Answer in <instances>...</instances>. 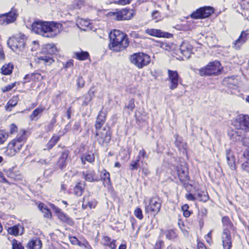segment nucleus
<instances>
[{
    "mask_svg": "<svg viewBox=\"0 0 249 249\" xmlns=\"http://www.w3.org/2000/svg\"><path fill=\"white\" fill-rule=\"evenodd\" d=\"M236 130L229 133L231 138L236 141H241L245 137L246 133L249 132V116L240 115L232 123Z\"/></svg>",
    "mask_w": 249,
    "mask_h": 249,
    "instance_id": "obj_1",
    "label": "nucleus"
},
{
    "mask_svg": "<svg viewBox=\"0 0 249 249\" xmlns=\"http://www.w3.org/2000/svg\"><path fill=\"white\" fill-rule=\"evenodd\" d=\"M110 43L108 47L110 50L119 52L124 50L129 45L128 39L122 32L114 30L110 32Z\"/></svg>",
    "mask_w": 249,
    "mask_h": 249,
    "instance_id": "obj_2",
    "label": "nucleus"
},
{
    "mask_svg": "<svg viewBox=\"0 0 249 249\" xmlns=\"http://www.w3.org/2000/svg\"><path fill=\"white\" fill-rule=\"evenodd\" d=\"M25 140V131H22L8 143L4 151V154L9 157L15 156L20 150Z\"/></svg>",
    "mask_w": 249,
    "mask_h": 249,
    "instance_id": "obj_3",
    "label": "nucleus"
},
{
    "mask_svg": "<svg viewBox=\"0 0 249 249\" xmlns=\"http://www.w3.org/2000/svg\"><path fill=\"white\" fill-rule=\"evenodd\" d=\"M25 36L18 35L10 38L7 41L8 46L18 55H23L25 52Z\"/></svg>",
    "mask_w": 249,
    "mask_h": 249,
    "instance_id": "obj_4",
    "label": "nucleus"
},
{
    "mask_svg": "<svg viewBox=\"0 0 249 249\" xmlns=\"http://www.w3.org/2000/svg\"><path fill=\"white\" fill-rule=\"evenodd\" d=\"M222 67L220 63L218 61H214L209 63L206 66L197 69L196 73L201 76H213L219 74Z\"/></svg>",
    "mask_w": 249,
    "mask_h": 249,
    "instance_id": "obj_5",
    "label": "nucleus"
},
{
    "mask_svg": "<svg viewBox=\"0 0 249 249\" xmlns=\"http://www.w3.org/2000/svg\"><path fill=\"white\" fill-rule=\"evenodd\" d=\"M62 25L54 21H45L43 36L48 38H54L62 31Z\"/></svg>",
    "mask_w": 249,
    "mask_h": 249,
    "instance_id": "obj_6",
    "label": "nucleus"
},
{
    "mask_svg": "<svg viewBox=\"0 0 249 249\" xmlns=\"http://www.w3.org/2000/svg\"><path fill=\"white\" fill-rule=\"evenodd\" d=\"M129 60L138 69H142L150 63L151 58L147 54L139 52L130 55Z\"/></svg>",
    "mask_w": 249,
    "mask_h": 249,
    "instance_id": "obj_7",
    "label": "nucleus"
},
{
    "mask_svg": "<svg viewBox=\"0 0 249 249\" xmlns=\"http://www.w3.org/2000/svg\"><path fill=\"white\" fill-rule=\"evenodd\" d=\"M161 203V200L158 197L151 198L149 201L148 204L145 205V213H150L154 215H156L160 211Z\"/></svg>",
    "mask_w": 249,
    "mask_h": 249,
    "instance_id": "obj_8",
    "label": "nucleus"
},
{
    "mask_svg": "<svg viewBox=\"0 0 249 249\" xmlns=\"http://www.w3.org/2000/svg\"><path fill=\"white\" fill-rule=\"evenodd\" d=\"M135 15V11L132 9H124L116 12L110 13L113 18L116 20H130Z\"/></svg>",
    "mask_w": 249,
    "mask_h": 249,
    "instance_id": "obj_9",
    "label": "nucleus"
},
{
    "mask_svg": "<svg viewBox=\"0 0 249 249\" xmlns=\"http://www.w3.org/2000/svg\"><path fill=\"white\" fill-rule=\"evenodd\" d=\"M18 17V12L16 9L12 8L10 12L0 16V24L7 25L14 22Z\"/></svg>",
    "mask_w": 249,
    "mask_h": 249,
    "instance_id": "obj_10",
    "label": "nucleus"
},
{
    "mask_svg": "<svg viewBox=\"0 0 249 249\" xmlns=\"http://www.w3.org/2000/svg\"><path fill=\"white\" fill-rule=\"evenodd\" d=\"M213 12L211 7H204L200 8L196 11L193 12L191 17L195 19L204 18L209 17Z\"/></svg>",
    "mask_w": 249,
    "mask_h": 249,
    "instance_id": "obj_11",
    "label": "nucleus"
},
{
    "mask_svg": "<svg viewBox=\"0 0 249 249\" xmlns=\"http://www.w3.org/2000/svg\"><path fill=\"white\" fill-rule=\"evenodd\" d=\"M221 239L223 249H231L232 247V240L231 231L227 229H223Z\"/></svg>",
    "mask_w": 249,
    "mask_h": 249,
    "instance_id": "obj_12",
    "label": "nucleus"
},
{
    "mask_svg": "<svg viewBox=\"0 0 249 249\" xmlns=\"http://www.w3.org/2000/svg\"><path fill=\"white\" fill-rule=\"evenodd\" d=\"M96 136L97 140L100 144H104L109 142L111 136L109 131L106 128H103L97 131Z\"/></svg>",
    "mask_w": 249,
    "mask_h": 249,
    "instance_id": "obj_13",
    "label": "nucleus"
},
{
    "mask_svg": "<svg viewBox=\"0 0 249 249\" xmlns=\"http://www.w3.org/2000/svg\"><path fill=\"white\" fill-rule=\"evenodd\" d=\"M249 39V30L242 31L239 37L232 43V47L239 50L241 47Z\"/></svg>",
    "mask_w": 249,
    "mask_h": 249,
    "instance_id": "obj_14",
    "label": "nucleus"
},
{
    "mask_svg": "<svg viewBox=\"0 0 249 249\" xmlns=\"http://www.w3.org/2000/svg\"><path fill=\"white\" fill-rule=\"evenodd\" d=\"M145 33L154 37H164L169 38L173 36V35L167 33L162 31L161 30L149 28L145 30Z\"/></svg>",
    "mask_w": 249,
    "mask_h": 249,
    "instance_id": "obj_15",
    "label": "nucleus"
},
{
    "mask_svg": "<svg viewBox=\"0 0 249 249\" xmlns=\"http://www.w3.org/2000/svg\"><path fill=\"white\" fill-rule=\"evenodd\" d=\"M168 80L170 82L169 88L174 89L177 88L179 82V75L176 71L168 70Z\"/></svg>",
    "mask_w": 249,
    "mask_h": 249,
    "instance_id": "obj_16",
    "label": "nucleus"
},
{
    "mask_svg": "<svg viewBox=\"0 0 249 249\" xmlns=\"http://www.w3.org/2000/svg\"><path fill=\"white\" fill-rule=\"evenodd\" d=\"M192 50L193 46L187 41H183L180 46V53L186 58L190 57Z\"/></svg>",
    "mask_w": 249,
    "mask_h": 249,
    "instance_id": "obj_17",
    "label": "nucleus"
},
{
    "mask_svg": "<svg viewBox=\"0 0 249 249\" xmlns=\"http://www.w3.org/2000/svg\"><path fill=\"white\" fill-rule=\"evenodd\" d=\"M82 176L85 180L89 182H95L99 180L98 177L96 175L93 170H89L86 172H83Z\"/></svg>",
    "mask_w": 249,
    "mask_h": 249,
    "instance_id": "obj_18",
    "label": "nucleus"
},
{
    "mask_svg": "<svg viewBox=\"0 0 249 249\" xmlns=\"http://www.w3.org/2000/svg\"><path fill=\"white\" fill-rule=\"evenodd\" d=\"M178 177L181 182H185L189 180L188 172L187 169L182 166L177 167Z\"/></svg>",
    "mask_w": 249,
    "mask_h": 249,
    "instance_id": "obj_19",
    "label": "nucleus"
},
{
    "mask_svg": "<svg viewBox=\"0 0 249 249\" xmlns=\"http://www.w3.org/2000/svg\"><path fill=\"white\" fill-rule=\"evenodd\" d=\"M45 21H36L32 24V30L36 34L43 36Z\"/></svg>",
    "mask_w": 249,
    "mask_h": 249,
    "instance_id": "obj_20",
    "label": "nucleus"
},
{
    "mask_svg": "<svg viewBox=\"0 0 249 249\" xmlns=\"http://www.w3.org/2000/svg\"><path fill=\"white\" fill-rule=\"evenodd\" d=\"M42 242L39 238L34 237L31 239L27 244L28 249H41Z\"/></svg>",
    "mask_w": 249,
    "mask_h": 249,
    "instance_id": "obj_21",
    "label": "nucleus"
},
{
    "mask_svg": "<svg viewBox=\"0 0 249 249\" xmlns=\"http://www.w3.org/2000/svg\"><path fill=\"white\" fill-rule=\"evenodd\" d=\"M7 231L8 233L17 236L23 234L24 231L23 227L20 225H17L8 229Z\"/></svg>",
    "mask_w": 249,
    "mask_h": 249,
    "instance_id": "obj_22",
    "label": "nucleus"
},
{
    "mask_svg": "<svg viewBox=\"0 0 249 249\" xmlns=\"http://www.w3.org/2000/svg\"><path fill=\"white\" fill-rule=\"evenodd\" d=\"M105 121V113L103 111H100L97 118L96 124H95V128L97 130H101V126L103 125Z\"/></svg>",
    "mask_w": 249,
    "mask_h": 249,
    "instance_id": "obj_23",
    "label": "nucleus"
},
{
    "mask_svg": "<svg viewBox=\"0 0 249 249\" xmlns=\"http://www.w3.org/2000/svg\"><path fill=\"white\" fill-rule=\"evenodd\" d=\"M85 186V182H78L74 187L73 194L77 196H81L84 191Z\"/></svg>",
    "mask_w": 249,
    "mask_h": 249,
    "instance_id": "obj_24",
    "label": "nucleus"
},
{
    "mask_svg": "<svg viewBox=\"0 0 249 249\" xmlns=\"http://www.w3.org/2000/svg\"><path fill=\"white\" fill-rule=\"evenodd\" d=\"M90 25V23L88 19L78 18L76 20V25L82 30H86Z\"/></svg>",
    "mask_w": 249,
    "mask_h": 249,
    "instance_id": "obj_25",
    "label": "nucleus"
},
{
    "mask_svg": "<svg viewBox=\"0 0 249 249\" xmlns=\"http://www.w3.org/2000/svg\"><path fill=\"white\" fill-rule=\"evenodd\" d=\"M226 157L228 163L232 170H233L235 168V158L231 154V150L229 149L226 151Z\"/></svg>",
    "mask_w": 249,
    "mask_h": 249,
    "instance_id": "obj_26",
    "label": "nucleus"
},
{
    "mask_svg": "<svg viewBox=\"0 0 249 249\" xmlns=\"http://www.w3.org/2000/svg\"><path fill=\"white\" fill-rule=\"evenodd\" d=\"M68 155L69 152L68 151H65L62 153L57 162V165L60 168L62 169L66 166V160L68 157Z\"/></svg>",
    "mask_w": 249,
    "mask_h": 249,
    "instance_id": "obj_27",
    "label": "nucleus"
},
{
    "mask_svg": "<svg viewBox=\"0 0 249 249\" xmlns=\"http://www.w3.org/2000/svg\"><path fill=\"white\" fill-rule=\"evenodd\" d=\"M74 57L78 60L84 61L88 59L89 54L88 52L80 51L74 53Z\"/></svg>",
    "mask_w": 249,
    "mask_h": 249,
    "instance_id": "obj_28",
    "label": "nucleus"
},
{
    "mask_svg": "<svg viewBox=\"0 0 249 249\" xmlns=\"http://www.w3.org/2000/svg\"><path fill=\"white\" fill-rule=\"evenodd\" d=\"M101 179L103 181L104 186L110 184V174L106 170H104L101 174Z\"/></svg>",
    "mask_w": 249,
    "mask_h": 249,
    "instance_id": "obj_29",
    "label": "nucleus"
},
{
    "mask_svg": "<svg viewBox=\"0 0 249 249\" xmlns=\"http://www.w3.org/2000/svg\"><path fill=\"white\" fill-rule=\"evenodd\" d=\"M223 225V229H227L228 230H232L234 228L232 224L230 221V218L227 216H224L222 219Z\"/></svg>",
    "mask_w": 249,
    "mask_h": 249,
    "instance_id": "obj_30",
    "label": "nucleus"
},
{
    "mask_svg": "<svg viewBox=\"0 0 249 249\" xmlns=\"http://www.w3.org/2000/svg\"><path fill=\"white\" fill-rule=\"evenodd\" d=\"M85 5V1L82 0H74L70 6V9L73 10L81 8Z\"/></svg>",
    "mask_w": 249,
    "mask_h": 249,
    "instance_id": "obj_31",
    "label": "nucleus"
},
{
    "mask_svg": "<svg viewBox=\"0 0 249 249\" xmlns=\"http://www.w3.org/2000/svg\"><path fill=\"white\" fill-rule=\"evenodd\" d=\"M81 160L83 164H86V161L89 163L94 161V157L93 154L86 153L81 157Z\"/></svg>",
    "mask_w": 249,
    "mask_h": 249,
    "instance_id": "obj_32",
    "label": "nucleus"
},
{
    "mask_svg": "<svg viewBox=\"0 0 249 249\" xmlns=\"http://www.w3.org/2000/svg\"><path fill=\"white\" fill-rule=\"evenodd\" d=\"M13 66L12 64L9 63L3 65L1 69V71L2 74L4 75H8L12 73Z\"/></svg>",
    "mask_w": 249,
    "mask_h": 249,
    "instance_id": "obj_33",
    "label": "nucleus"
},
{
    "mask_svg": "<svg viewBox=\"0 0 249 249\" xmlns=\"http://www.w3.org/2000/svg\"><path fill=\"white\" fill-rule=\"evenodd\" d=\"M18 101V96H13L7 103L5 106L6 110H11L10 107H15Z\"/></svg>",
    "mask_w": 249,
    "mask_h": 249,
    "instance_id": "obj_34",
    "label": "nucleus"
},
{
    "mask_svg": "<svg viewBox=\"0 0 249 249\" xmlns=\"http://www.w3.org/2000/svg\"><path fill=\"white\" fill-rule=\"evenodd\" d=\"M59 139L60 137L58 136H53L47 144V149L49 150L52 149L58 142Z\"/></svg>",
    "mask_w": 249,
    "mask_h": 249,
    "instance_id": "obj_35",
    "label": "nucleus"
},
{
    "mask_svg": "<svg viewBox=\"0 0 249 249\" xmlns=\"http://www.w3.org/2000/svg\"><path fill=\"white\" fill-rule=\"evenodd\" d=\"M38 59L43 61V64L46 65H50L54 62V60L51 57L48 56H41L38 57Z\"/></svg>",
    "mask_w": 249,
    "mask_h": 249,
    "instance_id": "obj_36",
    "label": "nucleus"
},
{
    "mask_svg": "<svg viewBox=\"0 0 249 249\" xmlns=\"http://www.w3.org/2000/svg\"><path fill=\"white\" fill-rule=\"evenodd\" d=\"M45 109L44 107H38L33 111L32 113L30 115V118L31 120H33L38 115L41 114Z\"/></svg>",
    "mask_w": 249,
    "mask_h": 249,
    "instance_id": "obj_37",
    "label": "nucleus"
},
{
    "mask_svg": "<svg viewBox=\"0 0 249 249\" xmlns=\"http://www.w3.org/2000/svg\"><path fill=\"white\" fill-rule=\"evenodd\" d=\"M157 46L167 51H170L173 48L171 44L166 42H159Z\"/></svg>",
    "mask_w": 249,
    "mask_h": 249,
    "instance_id": "obj_38",
    "label": "nucleus"
},
{
    "mask_svg": "<svg viewBox=\"0 0 249 249\" xmlns=\"http://www.w3.org/2000/svg\"><path fill=\"white\" fill-rule=\"evenodd\" d=\"M196 197L200 201L206 202L209 199V196L207 193L201 192L196 195Z\"/></svg>",
    "mask_w": 249,
    "mask_h": 249,
    "instance_id": "obj_39",
    "label": "nucleus"
},
{
    "mask_svg": "<svg viewBox=\"0 0 249 249\" xmlns=\"http://www.w3.org/2000/svg\"><path fill=\"white\" fill-rule=\"evenodd\" d=\"M43 77L39 73H31V79L34 82H38L42 80Z\"/></svg>",
    "mask_w": 249,
    "mask_h": 249,
    "instance_id": "obj_40",
    "label": "nucleus"
},
{
    "mask_svg": "<svg viewBox=\"0 0 249 249\" xmlns=\"http://www.w3.org/2000/svg\"><path fill=\"white\" fill-rule=\"evenodd\" d=\"M57 216L60 219L65 222L69 223L71 221V219L62 211L57 215Z\"/></svg>",
    "mask_w": 249,
    "mask_h": 249,
    "instance_id": "obj_41",
    "label": "nucleus"
},
{
    "mask_svg": "<svg viewBox=\"0 0 249 249\" xmlns=\"http://www.w3.org/2000/svg\"><path fill=\"white\" fill-rule=\"evenodd\" d=\"M8 135L3 130H0V144H3L7 139Z\"/></svg>",
    "mask_w": 249,
    "mask_h": 249,
    "instance_id": "obj_42",
    "label": "nucleus"
},
{
    "mask_svg": "<svg viewBox=\"0 0 249 249\" xmlns=\"http://www.w3.org/2000/svg\"><path fill=\"white\" fill-rule=\"evenodd\" d=\"M12 249H24V247L22 246L19 242L15 239L12 240Z\"/></svg>",
    "mask_w": 249,
    "mask_h": 249,
    "instance_id": "obj_43",
    "label": "nucleus"
},
{
    "mask_svg": "<svg viewBox=\"0 0 249 249\" xmlns=\"http://www.w3.org/2000/svg\"><path fill=\"white\" fill-rule=\"evenodd\" d=\"M246 151H246L244 153H245ZM244 157L247 160L242 163V168L244 170L249 173V159H248L245 156V153H244Z\"/></svg>",
    "mask_w": 249,
    "mask_h": 249,
    "instance_id": "obj_44",
    "label": "nucleus"
},
{
    "mask_svg": "<svg viewBox=\"0 0 249 249\" xmlns=\"http://www.w3.org/2000/svg\"><path fill=\"white\" fill-rule=\"evenodd\" d=\"M16 82L11 83L1 89L3 92H5L11 90L14 87L16 86Z\"/></svg>",
    "mask_w": 249,
    "mask_h": 249,
    "instance_id": "obj_45",
    "label": "nucleus"
},
{
    "mask_svg": "<svg viewBox=\"0 0 249 249\" xmlns=\"http://www.w3.org/2000/svg\"><path fill=\"white\" fill-rule=\"evenodd\" d=\"M88 207L90 209H94L97 206V201L95 199H91L87 201Z\"/></svg>",
    "mask_w": 249,
    "mask_h": 249,
    "instance_id": "obj_46",
    "label": "nucleus"
},
{
    "mask_svg": "<svg viewBox=\"0 0 249 249\" xmlns=\"http://www.w3.org/2000/svg\"><path fill=\"white\" fill-rule=\"evenodd\" d=\"M165 234L167 238L173 239L176 237V233L173 230H168L165 231Z\"/></svg>",
    "mask_w": 249,
    "mask_h": 249,
    "instance_id": "obj_47",
    "label": "nucleus"
},
{
    "mask_svg": "<svg viewBox=\"0 0 249 249\" xmlns=\"http://www.w3.org/2000/svg\"><path fill=\"white\" fill-rule=\"evenodd\" d=\"M134 215L137 218H138L140 220H141L143 218L142 211L141 209L140 208H137L135 209V210L134 211Z\"/></svg>",
    "mask_w": 249,
    "mask_h": 249,
    "instance_id": "obj_48",
    "label": "nucleus"
},
{
    "mask_svg": "<svg viewBox=\"0 0 249 249\" xmlns=\"http://www.w3.org/2000/svg\"><path fill=\"white\" fill-rule=\"evenodd\" d=\"M139 160H137L136 159V160H132L131 162L130 166L131 167L130 169L131 170H137L139 167Z\"/></svg>",
    "mask_w": 249,
    "mask_h": 249,
    "instance_id": "obj_49",
    "label": "nucleus"
},
{
    "mask_svg": "<svg viewBox=\"0 0 249 249\" xmlns=\"http://www.w3.org/2000/svg\"><path fill=\"white\" fill-rule=\"evenodd\" d=\"M79 247L87 249H92L89 242L85 240H84L83 241H80Z\"/></svg>",
    "mask_w": 249,
    "mask_h": 249,
    "instance_id": "obj_50",
    "label": "nucleus"
},
{
    "mask_svg": "<svg viewBox=\"0 0 249 249\" xmlns=\"http://www.w3.org/2000/svg\"><path fill=\"white\" fill-rule=\"evenodd\" d=\"M76 85L79 88H82L84 87L85 81L81 76H79L78 77Z\"/></svg>",
    "mask_w": 249,
    "mask_h": 249,
    "instance_id": "obj_51",
    "label": "nucleus"
},
{
    "mask_svg": "<svg viewBox=\"0 0 249 249\" xmlns=\"http://www.w3.org/2000/svg\"><path fill=\"white\" fill-rule=\"evenodd\" d=\"M142 158H147L146 153L143 149H142L139 151L136 159L137 160H139L140 161L141 160Z\"/></svg>",
    "mask_w": 249,
    "mask_h": 249,
    "instance_id": "obj_52",
    "label": "nucleus"
},
{
    "mask_svg": "<svg viewBox=\"0 0 249 249\" xmlns=\"http://www.w3.org/2000/svg\"><path fill=\"white\" fill-rule=\"evenodd\" d=\"M112 240H112L108 236H104L102 239L103 244L104 246L108 247L109 243H111V242Z\"/></svg>",
    "mask_w": 249,
    "mask_h": 249,
    "instance_id": "obj_53",
    "label": "nucleus"
},
{
    "mask_svg": "<svg viewBox=\"0 0 249 249\" xmlns=\"http://www.w3.org/2000/svg\"><path fill=\"white\" fill-rule=\"evenodd\" d=\"M153 19H156V21L160 20L161 18L160 13L158 11H154L152 14Z\"/></svg>",
    "mask_w": 249,
    "mask_h": 249,
    "instance_id": "obj_54",
    "label": "nucleus"
},
{
    "mask_svg": "<svg viewBox=\"0 0 249 249\" xmlns=\"http://www.w3.org/2000/svg\"><path fill=\"white\" fill-rule=\"evenodd\" d=\"M70 241L72 244L79 246L80 241H79L76 237L74 236L70 237Z\"/></svg>",
    "mask_w": 249,
    "mask_h": 249,
    "instance_id": "obj_55",
    "label": "nucleus"
},
{
    "mask_svg": "<svg viewBox=\"0 0 249 249\" xmlns=\"http://www.w3.org/2000/svg\"><path fill=\"white\" fill-rule=\"evenodd\" d=\"M46 49H51V51H48L49 53H54L57 52L55 46L54 44H48L46 46Z\"/></svg>",
    "mask_w": 249,
    "mask_h": 249,
    "instance_id": "obj_56",
    "label": "nucleus"
},
{
    "mask_svg": "<svg viewBox=\"0 0 249 249\" xmlns=\"http://www.w3.org/2000/svg\"><path fill=\"white\" fill-rule=\"evenodd\" d=\"M126 107L130 111H132L135 107L134 100L133 99L130 100Z\"/></svg>",
    "mask_w": 249,
    "mask_h": 249,
    "instance_id": "obj_57",
    "label": "nucleus"
},
{
    "mask_svg": "<svg viewBox=\"0 0 249 249\" xmlns=\"http://www.w3.org/2000/svg\"><path fill=\"white\" fill-rule=\"evenodd\" d=\"M18 130L17 126L14 124H11L10 125L9 132L11 134H13L16 133Z\"/></svg>",
    "mask_w": 249,
    "mask_h": 249,
    "instance_id": "obj_58",
    "label": "nucleus"
},
{
    "mask_svg": "<svg viewBox=\"0 0 249 249\" xmlns=\"http://www.w3.org/2000/svg\"><path fill=\"white\" fill-rule=\"evenodd\" d=\"M42 213H44V217L46 218H50L51 217V213L47 208L45 209Z\"/></svg>",
    "mask_w": 249,
    "mask_h": 249,
    "instance_id": "obj_59",
    "label": "nucleus"
},
{
    "mask_svg": "<svg viewBox=\"0 0 249 249\" xmlns=\"http://www.w3.org/2000/svg\"><path fill=\"white\" fill-rule=\"evenodd\" d=\"M211 236H212V231H210L205 236V239L206 242L208 243H209V244H211V242H212V237H211Z\"/></svg>",
    "mask_w": 249,
    "mask_h": 249,
    "instance_id": "obj_60",
    "label": "nucleus"
},
{
    "mask_svg": "<svg viewBox=\"0 0 249 249\" xmlns=\"http://www.w3.org/2000/svg\"><path fill=\"white\" fill-rule=\"evenodd\" d=\"M51 207L52 210L53 211V212L57 215H58L61 212V209H60L59 208H58L57 207L55 206L53 204H51Z\"/></svg>",
    "mask_w": 249,
    "mask_h": 249,
    "instance_id": "obj_61",
    "label": "nucleus"
},
{
    "mask_svg": "<svg viewBox=\"0 0 249 249\" xmlns=\"http://www.w3.org/2000/svg\"><path fill=\"white\" fill-rule=\"evenodd\" d=\"M186 197L188 200L192 201H195L197 199V198L196 197V196H194L192 194H186Z\"/></svg>",
    "mask_w": 249,
    "mask_h": 249,
    "instance_id": "obj_62",
    "label": "nucleus"
},
{
    "mask_svg": "<svg viewBox=\"0 0 249 249\" xmlns=\"http://www.w3.org/2000/svg\"><path fill=\"white\" fill-rule=\"evenodd\" d=\"M175 144L179 150H180L181 148H184V144L183 143L181 142L180 141H178V140H177L176 141Z\"/></svg>",
    "mask_w": 249,
    "mask_h": 249,
    "instance_id": "obj_63",
    "label": "nucleus"
},
{
    "mask_svg": "<svg viewBox=\"0 0 249 249\" xmlns=\"http://www.w3.org/2000/svg\"><path fill=\"white\" fill-rule=\"evenodd\" d=\"M116 241L115 240H113L111 243H109L108 247L110 249H116V245L115 244Z\"/></svg>",
    "mask_w": 249,
    "mask_h": 249,
    "instance_id": "obj_64",
    "label": "nucleus"
}]
</instances>
